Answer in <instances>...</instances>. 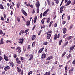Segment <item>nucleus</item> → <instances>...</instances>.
I'll return each mask as SVG.
<instances>
[{"mask_svg": "<svg viewBox=\"0 0 75 75\" xmlns=\"http://www.w3.org/2000/svg\"><path fill=\"white\" fill-rule=\"evenodd\" d=\"M66 23V21H63L62 24H65Z\"/></svg>", "mask_w": 75, "mask_h": 75, "instance_id": "680f3d73", "label": "nucleus"}, {"mask_svg": "<svg viewBox=\"0 0 75 75\" xmlns=\"http://www.w3.org/2000/svg\"><path fill=\"white\" fill-rule=\"evenodd\" d=\"M16 51H17V52L19 54H20L21 52V48L20 47H18L16 49Z\"/></svg>", "mask_w": 75, "mask_h": 75, "instance_id": "7ed1b4c3", "label": "nucleus"}, {"mask_svg": "<svg viewBox=\"0 0 75 75\" xmlns=\"http://www.w3.org/2000/svg\"><path fill=\"white\" fill-rule=\"evenodd\" d=\"M63 33L64 34H65V33H66V32H67V29L66 28H64L63 29Z\"/></svg>", "mask_w": 75, "mask_h": 75, "instance_id": "5701e85b", "label": "nucleus"}, {"mask_svg": "<svg viewBox=\"0 0 75 75\" xmlns=\"http://www.w3.org/2000/svg\"><path fill=\"white\" fill-rule=\"evenodd\" d=\"M17 63L18 64H20L21 63V62L20 60H18L17 62Z\"/></svg>", "mask_w": 75, "mask_h": 75, "instance_id": "37998d69", "label": "nucleus"}, {"mask_svg": "<svg viewBox=\"0 0 75 75\" xmlns=\"http://www.w3.org/2000/svg\"><path fill=\"white\" fill-rule=\"evenodd\" d=\"M52 58H53L52 56H50L46 59V60L47 61H48V60H50V59H52Z\"/></svg>", "mask_w": 75, "mask_h": 75, "instance_id": "f3484780", "label": "nucleus"}, {"mask_svg": "<svg viewBox=\"0 0 75 75\" xmlns=\"http://www.w3.org/2000/svg\"><path fill=\"white\" fill-rule=\"evenodd\" d=\"M44 48L43 47L42 48H41V49H40V50H39L38 53H41V52H42V51H43V50H44Z\"/></svg>", "mask_w": 75, "mask_h": 75, "instance_id": "a211bd4d", "label": "nucleus"}, {"mask_svg": "<svg viewBox=\"0 0 75 75\" xmlns=\"http://www.w3.org/2000/svg\"><path fill=\"white\" fill-rule=\"evenodd\" d=\"M42 31V30H40V31L39 32V33L38 34V35H40V34H41V33Z\"/></svg>", "mask_w": 75, "mask_h": 75, "instance_id": "58836bf2", "label": "nucleus"}, {"mask_svg": "<svg viewBox=\"0 0 75 75\" xmlns=\"http://www.w3.org/2000/svg\"><path fill=\"white\" fill-rule=\"evenodd\" d=\"M69 57L71 58V54H69L67 57V59H69Z\"/></svg>", "mask_w": 75, "mask_h": 75, "instance_id": "f704fd0d", "label": "nucleus"}, {"mask_svg": "<svg viewBox=\"0 0 75 75\" xmlns=\"http://www.w3.org/2000/svg\"><path fill=\"white\" fill-rule=\"evenodd\" d=\"M56 3H57V4H58L59 3V1L58 0H56Z\"/></svg>", "mask_w": 75, "mask_h": 75, "instance_id": "49530a36", "label": "nucleus"}, {"mask_svg": "<svg viewBox=\"0 0 75 75\" xmlns=\"http://www.w3.org/2000/svg\"><path fill=\"white\" fill-rule=\"evenodd\" d=\"M66 54V52H64L62 54V57H64V56H65Z\"/></svg>", "mask_w": 75, "mask_h": 75, "instance_id": "c9c22d12", "label": "nucleus"}, {"mask_svg": "<svg viewBox=\"0 0 75 75\" xmlns=\"http://www.w3.org/2000/svg\"><path fill=\"white\" fill-rule=\"evenodd\" d=\"M52 33V31L51 30H49V31L47 32V39H50L51 38V34Z\"/></svg>", "mask_w": 75, "mask_h": 75, "instance_id": "f257e3e1", "label": "nucleus"}, {"mask_svg": "<svg viewBox=\"0 0 75 75\" xmlns=\"http://www.w3.org/2000/svg\"><path fill=\"white\" fill-rule=\"evenodd\" d=\"M37 16H35L34 19V23H35L36 21H37Z\"/></svg>", "mask_w": 75, "mask_h": 75, "instance_id": "4be33fe9", "label": "nucleus"}, {"mask_svg": "<svg viewBox=\"0 0 75 75\" xmlns=\"http://www.w3.org/2000/svg\"><path fill=\"white\" fill-rule=\"evenodd\" d=\"M4 57L5 61H8V58L7 56L5 55V54H4Z\"/></svg>", "mask_w": 75, "mask_h": 75, "instance_id": "9d476101", "label": "nucleus"}, {"mask_svg": "<svg viewBox=\"0 0 75 75\" xmlns=\"http://www.w3.org/2000/svg\"><path fill=\"white\" fill-rule=\"evenodd\" d=\"M36 37H37V36L35 35H33L32 38V40H33V41L35 39V38H36Z\"/></svg>", "mask_w": 75, "mask_h": 75, "instance_id": "aec40b11", "label": "nucleus"}, {"mask_svg": "<svg viewBox=\"0 0 75 75\" xmlns=\"http://www.w3.org/2000/svg\"><path fill=\"white\" fill-rule=\"evenodd\" d=\"M71 2L70 0H69L67 2V3L65 4L66 6H68V5H69L71 4Z\"/></svg>", "mask_w": 75, "mask_h": 75, "instance_id": "f8f14e48", "label": "nucleus"}, {"mask_svg": "<svg viewBox=\"0 0 75 75\" xmlns=\"http://www.w3.org/2000/svg\"><path fill=\"white\" fill-rule=\"evenodd\" d=\"M50 61H48L46 62V63H45V64H46V65H47V64H49V63H50Z\"/></svg>", "mask_w": 75, "mask_h": 75, "instance_id": "3c124183", "label": "nucleus"}, {"mask_svg": "<svg viewBox=\"0 0 75 75\" xmlns=\"http://www.w3.org/2000/svg\"><path fill=\"white\" fill-rule=\"evenodd\" d=\"M57 23H55L54 25V27H57Z\"/></svg>", "mask_w": 75, "mask_h": 75, "instance_id": "4d7b16f0", "label": "nucleus"}, {"mask_svg": "<svg viewBox=\"0 0 75 75\" xmlns=\"http://www.w3.org/2000/svg\"><path fill=\"white\" fill-rule=\"evenodd\" d=\"M31 25L30 24V21H28L26 22V25L27 26H29Z\"/></svg>", "mask_w": 75, "mask_h": 75, "instance_id": "ddd939ff", "label": "nucleus"}, {"mask_svg": "<svg viewBox=\"0 0 75 75\" xmlns=\"http://www.w3.org/2000/svg\"><path fill=\"white\" fill-rule=\"evenodd\" d=\"M68 44V42L67 41L64 44V45L63 46V47H64L66 46V45H67Z\"/></svg>", "mask_w": 75, "mask_h": 75, "instance_id": "72a5a7b5", "label": "nucleus"}, {"mask_svg": "<svg viewBox=\"0 0 75 75\" xmlns=\"http://www.w3.org/2000/svg\"><path fill=\"white\" fill-rule=\"evenodd\" d=\"M30 3L27 4H26V6H28V7H30Z\"/></svg>", "mask_w": 75, "mask_h": 75, "instance_id": "e2e57ef3", "label": "nucleus"}, {"mask_svg": "<svg viewBox=\"0 0 75 75\" xmlns=\"http://www.w3.org/2000/svg\"><path fill=\"white\" fill-rule=\"evenodd\" d=\"M0 8L2 9V10H4V7H3V6L1 4H0Z\"/></svg>", "mask_w": 75, "mask_h": 75, "instance_id": "a878e982", "label": "nucleus"}, {"mask_svg": "<svg viewBox=\"0 0 75 75\" xmlns=\"http://www.w3.org/2000/svg\"><path fill=\"white\" fill-rule=\"evenodd\" d=\"M32 46L33 47H34L35 46V42L32 43Z\"/></svg>", "mask_w": 75, "mask_h": 75, "instance_id": "7c9ffc66", "label": "nucleus"}, {"mask_svg": "<svg viewBox=\"0 0 75 75\" xmlns=\"http://www.w3.org/2000/svg\"><path fill=\"white\" fill-rule=\"evenodd\" d=\"M11 42H12L11 40H8L6 41V42L7 43H8V42H9L10 43H11Z\"/></svg>", "mask_w": 75, "mask_h": 75, "instance_id": "c756f323", "label": "nucleus"}, {"mask_svg": "<svg viewBox=\"0 0 75 75\" xmlns=\"http://www.w3.org/2000/svg\"><path fill=\"white\" fill-rule=\"evenodd\" d=\"M32 14H34V13H35V11L34 9H33V11H32Z\"/></svg>", "mask_w": 75, "mask_h": 75, "instance_id": "603ef678", "label": "nucleus"}, {"mask_svg": "<svg viewBox=\"0 0 75 75\" xmlns=\"http://www.w3.org/2000/svg\"><path fill=\"white\" fill-rule=\"evenodd\" d=\"M42 13H41L40 15V18H41L42 17Z\"/></svg>", "mask_w": 75, "mask_h": 75, "instance_id": "864d4df0", "label": "nucleus"}, {"mask_svg": "<svg viewBox=\"0 0 75 75\" xmlns=\"http://www.w3.org/2000/svg\"><path fill=\"white\" fill-rule=\"evenodd\" d=\"M49 11V9H47V10L45 11L43 13V17H44L45 16V15L46 14H47V13L48 12V11Z\"/></svg>", "mask_w": 75, "mask_h": 75, "instance_id": "6e6552de", "label": "nucleus"}, {"mask_svg": "<svg viewBox=\"0 0 75 75\" xmlns=\"http://www.w3.org/2000/svg\"><path fill=\"white\" fill-rule=\"evenodd\" d=\"M20 3L19 2H18L17 4V8H19L20 7Z\"/></svg>", "mask_w": 75, "mask_h": 75, "instance_id": "6ab92c4d", "label": "nucleus"}, {"mask_svg": "<svg viewBox=\"0 0 75 75\" xmlns=\"http://www.w3.org/2000/svg\"><path fill=\"white\" fill-rule=\"evenodd\" d=\"M47 2L49 6H50V0H47Z\"/></svg>", "mask_w": 75, "mask_h": 75, "instance_id": "ea45409f", "label": "nucleus"}, {"mask_svg": "<svg viewBox=\"0 0 75 75\" xmlns=\"http://www.w3.org/2000/svg\"><path fill=\"white\" fill-rule=\"evenodd\" d=\"M64 6H62L60 9V13L61 14L62 13V12H63V10H64Z\"/></svg>", "mask_w": 75, "mask_h": 75, "instance_id": "1a4fd4ad", "label": "nucleus"}, {"mask_svg": "<svg viewBox=\"0 0 75 75\" xmlns=\"http://www.w3.org/2000/svg\"><path fill=\"white\" fill-rule=\"evenodd\" d=\"M75 0H74L73 1V3L72 4L73 5H75Z\"/></svg>", "mask_w": 75, "mask_h": 75, "instance_id": "69168bd1", "label": "nucleus"}, {"mask_svg": "<svg viewBox=\"0 0 75 75\" xmlns=\"http://www.w3.org/2000/svg\"><path fill=\"white\" fill-rule=\"evenodd\" d=\"M58 35L57 34H56L54 35V40H57V36Z\"/></svg>", "mask_w": 75, "mask_h": 75, "instance_id": "bb28decb", "label": "nucleus"}, {"mask_svg": "<svg viewBox=\"0 0 75 75\" xmlns=\"http://www.w3.org/2000/svg\"><path fill=\"white\" fill-rule=\"evenodd\" d=\"M10 9H12L14 10V8H13V5H11L10 6Z\"/></svg>", "mask_w": 75, "mask_h": 75, "instance_id": "e433bc0d", "label": "nucleus"}, {"mask_svg": "<svg viewBox=\"0 0 75 75\" xmlns=\"http://www.w3.org/2000/svg\"><path fill=\"white\" fill-rule=\"evenodd\" d=\"M9 64H11L10 65V66L11 65L12 67H13V66L14 65V63L13 62H9Z\"/></svg>", "mask_w": 75, "mask_h": 75, "instance_id": "412c9836", "label": "nucleus"}, {"mask_svg": "<svg viewBox=\"0 0 75 75\" xmlns=\"http://www.w3.org/2000/svg\"><path fill=\"white\" fill-rule=\"evenodd\" d=\"M36 10H37V13H39V11H40L39 8H37V9H36Z\"/></svg>", "mask_w": 75, "mask_h": 75, "instance_id": "a18cd8bd", "label": "nucleus"}, {"mask_svg": "<svg viewBox=\"0 0 75 75\" xmlns=\"http://www.w3.org/2000/svg\"><path fill=\"white\" fill-rule=\"evenodd\" d=\"M62 39H61L59 41V45H61V43H62Z\"/></svg>", "mask_w": 75, "mask_h": 75, "instance_id": "cd10ccee", "label": "nucleus"}, {"mask_svg": "<svg viewBox=\"0 0 75 75\" xmlns=\"http://www.w3.org/2000/svg\"><path fill=\"white\" fill-rule=\"evenodd\" d=\"M36 6L37 8H38L40 7V3L39 1H38L36 4Z\"/></svg>", "mask_w": 75, "mask_h": 75, "instance_id": "9b49d317", "label": "nucleus"}, {"mask_svg": "<svg viewBox=\"0 0 75 75\" xmlns=\"http://www.w3.org/2000/svg\"><path fill=\"white\" fill-rule=\"evenodd\" d=\"M19 42H18L19 43H20V44H23V42H24V39L23 38H20L19 40Z\"/></svg>", "mask_w": 75, "mask_h": 75, "instance_id": "0eeeda50", "label": "nucleus"}, {"mask_svg": "<svg viewBox=\"0 0 75 75\" xmlns=\"http://www.w3.org/2000/svg\"><path fill=\"white\" fill-rule=\"evenodd\" d=\"M60 36H61V34H58L57 36V38H59V37H60Z\"/></svg>", "mask_w": 75, "mask_h": 75, "instance_id": "338daca9", "label": "nucleus"}, {"mask_svg": "<svg viewBox=\"0 0 75 75\" xmlns=\"http://www.w3.org/2000/svg\"><path fill=\"white\" fill-rule=\"evenodd\" d=\"M65 72L67 73H68V66L66 65L65 69Z\"/></svg>", "mask_w": 75, "mask_h": 75, "instance_id": "2eb2a0df", "label": "nucleus"}, {"mask_svg": "<svg viewBox=\"0 0 75 75\" xmlns=\"http://www.w3.org/2000/svg\"><path fill=\"white\" fill-rule=\"evenodd\" d=\"M41 23L43 24H44V21L43 20V19H42L41 21Z\"/></svg>", "mask_w": 75, "mask_h": 75, "instance_id": "0e129e2a", "label": "nucleus"}, {"mask_svg": "<svg viewBox=\"0 0 75 75\" xmlns=\"http://www.w3.org/2000/svg\"><path fill=\"white\" fill-rule=\"evenodd\" d=\"M51 20V18H47V23H49L50 22V21Z\"/></svg>", "mask_w": 75, "mask_h": 75, "instance_id": "2f4dec72", "label": "nucleus"}, {"mask_svg": "<svg viewBox=\"0 0 75 75\" xmlns=\"http://www.w3.org/2000/svg\"><path fill=\"white\" fill-rule=\"evenodd\" d=\"M20 31L21 32V33L22 34H24V33H25V31L24 30H21Z\"/></svg>", "mask_w": 75, "mask_h": 75, "instance_id": "473e14b6", "label": "nucleus"}, {"mask_svg": "<svg viewBox=\"0 0 75 75\" xmlns=\"http://www.w3.org/2000/svg\"><path fill=\"white\" fill-rule=\"evenodd\" d=\"M16 19L18 23H19L20 21V18L18 17H16Z\"/></svg>", "mask_w": 75, "mask_h": 75, "instance_id": "c85d7f7f", "label": "nucleus"}, {"mask_svg": "<svg viewBox=\"0 0 75 75\" xmlns=\"http://www.w3.org/2000/svg\"><path fill=\"white\" fill-rule=\"evenodd\" d=\"M75 59H74V60H73V61L72 62V64H74L75 63Z\"/></svg>", "mask_w": 75, "mask_h": 75, "instance_id": "774afa93", "label": "nucleus"}, {"mask_svg": "<svg viewBox=\"0 0 75 75\" xmlns=\"http://www.w3.org/2000/svg\"><path fill=\"white\" fill-rule=\"evenodd\" d=\"M75 47V45H73L72 47H71L70 48V51L69 52L71 53L73 51V50H74V48Z\"/></svg>", "mask_w": 75, "mask_h": 75, "instance_id": "39448f33", "label": "nucleus"}, {"mask_svg": "<svg viewBox=\"0 0 75 75\" xmlns=\"http://www.w3.org/2000/svg\"><path fill=\"white\" fill-rule=\"evenodd\" d=\"M0 42V44H4V42H3V38H1Z\"/></svg>", "mask_w": 75, "mask_h": 75, "instance_id": "b1692460", "label": "nucleus"}, {"mask_svg": "<svg viewBox=\"0 0 75 75\" xmlns=\"http://www.w3.org/2000/svg\"><path fill=\"white\" fill-rule=\"evenodd\" d=\"M32 74V71H30L29 73H28V75H30V74Z\"/></svg>", "mask_w": 75, "mask_h": 75, "instance_id": "8fccbe9b", "label": "nucleus"}, {"mask_svg": "<svg viewBox=\"0 0 75 75\" xmlns=\"http://www.w3.org/2000/svg\"><path fill=\"white\" fill-rule=\"evenodd\" d=\"M74 70V68H72L71 70H69V72H71V71H73Z\"/></svg>", "mask_w": 75, "mask_h": 75, "instance_id": "052dcab7", "label": "nucleus"}, {"mask_svg": "<svg viewBox=\"0 0 75 75\" xmlns=\"http://www.w3.org/2000/svg\"><path fill=\"white\" fill-rule=\"evenodd\" d=\"M4 69L5 72H7V69L8 70L10 69V67L8 66H6L4 68Z\"/></svg>", "mask_w": 75, "mask_h": 75, "instance_id": "423d86ee", "label": "nucleus"}, {"mask_svg": "<svg viewBox=\"0 0 75 75\" xmlns=\"http://www.w3.org/2000/svg\"><path fill=\"white\" fill-rule=\"evenodd\" d=\"M17 71L19 73L21 72V75H23V73H24V71L23 70H21V69L19 67H17Z\"/></svg>", "mask_w": 75, "mask_h": 75, "instance_id": "f03ea898", "label": "nucleus"}, {"mask_svg": "<svg viewBox=\"0 0 75 75\" xmlns=\"http://www.w3.org/2000/svg\"><path fill=\"white\" fill-rule=\"evenodd\" d=\"M57 64H58V61H55V62H54L55 65H56Z\"/></svg>", "mask_w": 75, "mask_h": 75, "instance_id": "13d9d810", "label": "nucleus"}, {"mask_svg": "<svg viewBox=\"0 0 75 75\" xmlns=\"http://www.w3.org/2000/svg\"><path fill=\"white\" fill-rule=\"evenodd\" d=\"M1 20H2V21H4V18H3V16H1Z\"/></svg>", "mask_w": 75, "mask_h": 75, "instance_id": "5fc2aeb1", "label": "nucleus"}, {"mask_svg": "<svg viewBox=\"0 0 75 75\" xmlns=\"http://www.w3.org/2000/svg\"><path fill=\"white\" fill-rule=\"evenodd\" d=\"M73 27V25L71 24V25H70V27L69 28V29L70 30H71V29H72V28Z\"/></svg>", "mask_w": 75, "mask_h": 75, "instance_id": "4c0bfd02", "label": "nucleus"}, {"mask_svg": "<svg viewBox=\"0 0 75 75\" xmlns=\"http://www.w3.org/2000/svg\"><path fill=\"white\" fill-rule=\"evenodd\" d=\"M44 45H48V42H45L44 43Z\"/></svg>", "mask_w": 75, "mask_h": 75, "instance_id": "6e6d98bb", "label": "nucleus"}, {"mask_svg": "<svg viewBox=\"0 0 75 75\" xmlns=\"http://www.w3.org/2000/svg\"><path fill=\"white\" fill-rule=\"evenodd\" d=\"M1 60H3V57H1V56H0V61H1Z\"/></svg>", "mask_w": 75, "mask_h": 75, "instance_id": "09e8293b", "label": "nucleus"}, {"mask_svg": "<svg viewBox=\"0 0 75 75\" xmlns=\"http://www.w3.org/2000/svg\"><path fill=\"white\" fill-rule=\"evenodd\" d=\"M65 14H63L62 16V20H63L64 19V17L65 16Z\"/></svg>", "mask_w": 75, "mask_h": 75, "instance_id": "a19ab883", "label": "nucleus"}, {"mask_svg": "<svg viewBox=\"0 0 75 75\" xmlns=\"http://www.w3.org/2000/svg\"><path fill=\"white\" fill-rule=\"evenodd\" d=\"M45 28V25H42L41 26V29H42L43 28Z\"/></svg>", "mask_w": 75, "mask_h": 75, "instance_id": "79ce46f5", "label": "nucleus"}, {"mask_svg": "<svg viewBox=\"0 0 75 75\" xmlns=\"http://www.w3.org/2000/svg\"><path fill=\"white\" fill-rule=\"evenodd\" d=\"M28 31H29V29H28L27 30H26L25 31V33H27V32H28Z\"/></svg>", "mask_w": 75, "mask_h": 75, "instance_id": "bf43d9fd", "label": "nucleus"}, {"mask_svg": "<svg viewBox=\"0 0 75 75\" xmlns=\"http://www.w3.org/2000/svg\"><path fill=\"white\" fill-rule=\"evenodd\" d=\"M67 18H68V20H70V15H69L68 16Z\"/></svg>", "mask_w": 75, "mask_h": 75, "instance_id": "de8ad7c7", "label": "nucleus"}, {"mask_svg": "<svg viewBox=\"0 0 75 75\" xmlns=\"http://www.w3.org/2000/svg\"><path fill=\"white\" fill-rule=\"evenodd\" d=\"M73 37H74V36H71L68 37V38H65V40L66 39H67V40H70V39H71V38H73Z\"/></svg>", "mask_w": 75, "mask_h": 75, "instance_id": "4468645a", "label": "nucleus"}, {"mask_svg": "<svg viewBox=\"0 0 75 75\" xmlns=\"http://www.w3.org/2000/svg\"><path fill=\"white\" fill-rule=\"evenodd\" d=\"M3 33V31L1 30H0V34L1 35Z\"/></svg>", "mask_w": 75, "mask_h": 75, "instance_id": "c03bdc74", "label": "nucleus"}, {"mask_svg": "<svg viewBox=\"0 0 75 75\" xmlns=\"http://www.w3.org/2000/svg\"><path fill=\"white\" fill-rule=\"evenodd\" d=\"M21 11L23 14H24V16H25V17H27V12H26L25 11H24V9H22L21 10Z\"/></svg>", "mask_w": 75, "mask_h": 75, "instance_id": "20e7f679", "label": "nucleus"}, {"mask_svg": "<svg viewBox=\"0 0 75 75\" xmlns=\"http://www.w3.org/2000/svg\"><path fill=\"white\" fill-rule=\"evenodd\" d=\"M44 57L45 58H46V54H45V53H43V54H42L41 58L43 59L44 58Z\"/></svg>", "mask_w": 75, "mask_h": 75, "instance_id": "dca6fc26", "label": "nucleus"}, {"mask_svg": "<svg viewBox=\"0 0 75 75\" xmlns=\"http://www.w3.org/2000/svg\"><path fill=\"white\" fill-rule=\"evenodd\" d=\"M30 55V58L29 59V61H31V59H32L33 58V54H31Z\"/></svg>", "mask_w": 75, "mask_h": 75, "instance_id": "393cba45", "label": "nucleus"}]
</instances>
